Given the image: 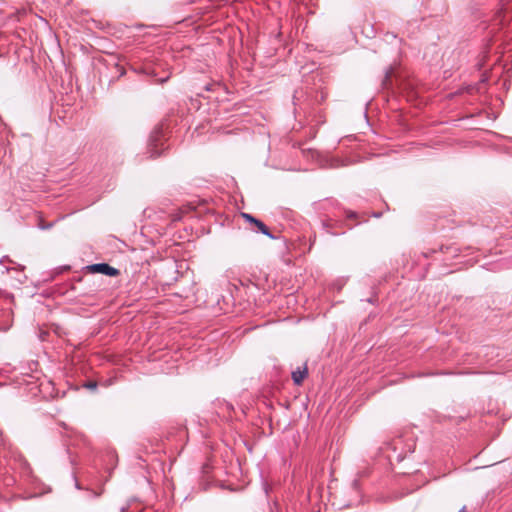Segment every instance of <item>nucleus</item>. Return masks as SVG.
<instances>
[{
    "label": "nucleus",
    "instance_id": "5",
    "mask_svg": "<svg viewBox=\"0 0 512 512\" xmlns=\"http://www.w3.org/2000/svg\"><path fill=\"white\" fill-rule=\"evenodd\" d=\"M19 465H20V469H21V473L25 476H30L31 474V468H30V465L29 463L25 460V459H20L19 460Z\"/></svg>",
    "mask_w": 512,
    "mask_h": 512
},
{
    "label": "nucleus",
    "instance_id": "10",
    "mask_svg": "<svg viewBox=\"0 0 512 512\" xmlns=\"http://www.w3.org/2000/svg\"><path fill=\"white\" fill-rule=\"evenodd\" d=\"M352 488L355 492H358L359 491V484H358V481L357 480H354L353 483H352Z\"/></svg>",
    "mask_w": 512,
    "mask_h": 512
},
{
    "label": "nucleus",
    "instance_id": "7",
    "mask_svg": "<svg viewBox=\"0 0 512 512\" xmlns=\"http://www.w3.org/2000/svg\"><path fill=\"white\" fill-rule=\"evenodd\" d=\"M84 387L90 390H95L97 388V383L95 381H88L84 384Z\"/></svg>",
    "mask_w": 512,
    "mask_h": 512
},
{
    "label": "nucleus",
    "instance_id": "2",
    "mask_svg": "<svg viewBox=\"0 0 512 512\" xmlns=\"http://www.w3.org/2000/svg\"><path fill=\"white\" fill-rule=\"evenodd\" d=\"M89 270L93 273H100L106 276L115 277L120 274V271L107 263H96L88 266Z\"/></svg>",
    "mask_w": 512,
    "mask_h": 512
},
{
    "label": "nucleus",
    "instance_id": "13",
    "mask_svg": "<svg viewBox=\"0 0 512 512\" xmlns=\"http://www.w3.org/2000/svg\"><path fill=\"white\" fill-rule=\"evenodd\" d=\"M5 261H8V258H7V257H3V258L1 259V261H0V262L3 264ZM9 262H12V261H11V260H9Z\"/></svg>",
    "mask_w": 512,
    "mask_h": 512
},
{
    "label": "nucleus",
    "instance_id": "3",
    "mask_svg": "<svg viewBox=\"0 0 512 512\" xmlns=\"http://www.w3.org/2000/svg\"><path fill=\"white\" fill-rule=\"evenodd\" d=\"M308 375V369L305 365L304 367H297L296 370L292 372V380L295 385H300L304 378Z\"/></svg>",
    "mask_w": 512,
    "mask_h": 512
},
{
    "label": "nucleus",
    "instance_id": "11",
    "mask_svg": "<svg viewBox=\"0 0 512 512\" xmlns=\"http://www.w3.org/2000/svg\"><path fill=\"white\" fill-rule=\"evenodd\" d=\"M346 213H347V217L348 218H355L356 217V213L353 212V211H347Z\"/></svg>",
    "mask_w": 512,
    "mask_h": 512
},
{
    "label": "nucleus",
    "instance_id": "16",
    "mask_svg": "<svg viewBox=\"0 0 512 512\" xmlns=\"http://www.w3.org/2000/svg\"><path fill=\"white\" fill-rule=\"evenodd\" d=\"M414 451V446L413 447H409V452H413Z\"/></svg>",
    "mask_w": 512,
    "mask_h": 512
},
{
    "label": "nucleus",
    "instance_id": "1",
    "mask_svg": "<svg viewBox=\"0 0 512 512\" xmlns=\"http://www.w3.org/2000/svg\"><path fill=\"white\" fill-rule=\"evenodd\" d=\"M165 143L166 135L164 128L162 125H158L152 130L148 139L147 153L149 154V157L156 158L160 156L166 149Z\"/></svg>",
    "mask_w": 512,
    "mask_h": 512
},
{
    "label": "nucleus",
    "instance_id": "14",
    "mask_svg": "<svg viewBox=\"0 0 512 512\" xmlns=\"http://www.w3.org/2000/svg\"><path fill=\"white\" fill-rule=\"evenodd\" d=\"M50 227H52V224H49V225H47V226H41L40 228H41V229H48V228H50Z\"/></svg>",
    "mask_w": 512,
    "mask_h": 512
},
{
    "label": "nucleus",
    "instance_id": "18",
    "mask_svg": "<svg viewBox=\"0 0 512 512\" xmlns=\"http://www.w3.org/2000/svg\"><path fill=\"white\" fill-rule=\"evenodd\" d=\"M121 512H126V508H125V507H122V508H121Z\"/></svg>",
    "mask_w": 512,
    "mask_h": 512
},
{
    "label": "nucleus",
    "instance_id": "9",
    "mask_svg": "<svg viewBox=\"0 0 512 512\" xmlns=\"http://www.w3.org/2000/svg\"><path fill=\"white\" fill-rule=\"evenodd\" d=\"M271 512H282V507L278 502H274L271 506Z\"/></svg>",
    "mask_w": 512,
    "mask_h": 512
},
{
    "label": "nucleus",
    "instance_id": "4",
    "mask_svg": "<svg viewBox=\"0 0 512 512\" xmlns=\"http://www.w3.org/2000/svg\"><path fill=\"white\" fill-rule=\"evenodd\" d=\"M254 225L257 228L256 232H260L263 235L269 237L270 239H276V236L271 234V232L269 231L268 227L261 220L257 219V222H255Z\"/></svg>",
    "mask_w": 512,
    "mask_h": 512
},
{
    "label": "nucleus",
    "instance_id": "6",
    "mask_svg": "<svg viewBox=\"0 0 512 512\" xmlns=\"http://www.w3.org/2000/svg\"><path fill=\"white\" fill-rule=\"evenodd\" d=\"M242 217L249 223L254 224L257 222V218L248 213H242Z\"/></svg>",
    "mask_w": 512,
    "mask_h": 512
},
{
    "label": "nucleus",
    "instance_id": "8",
    "mask_svg": "<svg viewBox=\"0 0 512 512\" xmlns=\"http://www.w3.org/2000/svg\"><path fill=\"white\" fill-rule=\"evenodd\" d=\"M391 73H392V69L389 68L385 71V76H384V79H383V86H386V83L387 81L390 79L391 77Z\"/></svg>",
    "mask_w": 512,
    "mask_h": 512
},
{
    "label": "nucleus",
    "instance_id": "15",
    "mask_svg": "<svg viewBox=\"0 0 512 512\" xmlns=\"http://www.w3.org/2000/svg\"><path fill=\"white\" fill-rule=\"evenodd\" d=\"M75 487H76L77 489H80V485H79V483H78V481H77V480L75 481Z\"/></svg>",
    "mask_w": 512,
    "mask_h": 512
},
{
    "label": "nucleus",
    "instance_id": "12",
    "mask_svg": "<svg viewBox=\"0 0 512 512\" xmlns=\"http://www.w3.org/2000/svg\"><path fill=\"white\" fill-rule=\"evenodd\" d=\"M333 286L337 287V290H340L342 287V283H335Z\"/></svg>",
    "mask_w": 512,
    "mask_h": 512
},
{
    "label": "nucleus",
    "instance_id": "17",
    "mask_svg": "<svg viewBox=\"0 0 512 512\" xmlns=\"http://www.w3.org/2000/svg\"><path fill=\"white\" fill-rule=\"evenodd\" d=\"M458 512H466V511H465V507H463L462 509H460Z\"/></svg>",
    "mask_w": 512,
    "mask_h": 512
}]
</instances>
